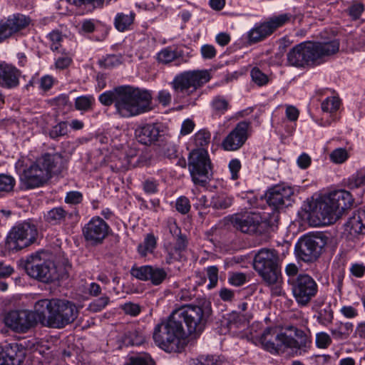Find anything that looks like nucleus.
Segmentation results:
<instances>
[{"label":"nucleus","mask_w":365,"mask_h":365,"mask_svg":"<svg viewBox=\"0 0 365 365\" xmlns=\"http://www.w3.org/2000/svg\"><path fill=\"white\" fill-rule=\"evenodd\" d=\"M98 100L106 106L114 103L115 113L125 118L140 115L153 109L151 93L130 86L107 91L99 96Z\"/></svg>","instance_id":"f257e3e1"},{"label":"nucleus","mask_w":365,"mask_h":365,"mask_svg":"<svg viewBox=\"0 0 365 365\" xmlns=\"http://www.w3.org/2000/svg\"><path fill=\"white\" fill-rule=\"evenodd\" d=\"M262 348L271 354H279L292 350L296 355H303L312 346L311 338L302 329L294 326L285 327L284 332L276 328L265 329L259 338Z\"/></svg>","instance_id":"f03ea898"},{"label":"nucleus","mask_w":365,"mask_h":365,"mask_svg":"<svg viewBox=\"0 0 365 365\" xmlns=\"http://www.w3.org/2000/svg\"><path fill=\"white\" fill-rule=\"evenodd\" d=\"M21 264L29 277L44 283L60 280L67 275L66 264L55 262L53 255L43 250L27 255Z\"/></svg>","instance_id":"7ed1b4c3"},{"label":"nucleus","mask_w":365,"mask_h":365,"mask_svg":"<svg viewBox=\"0 0 365 365\" xmlns=\"http://www.w3.org/2000/svg\"><path fill=\"white\" fill-rule=\"evenodd\" d=\"M253 266L272 295L280 296L284 293L280 260L275 250L261 249L255 256Z\"/></svg>","instance_id":"20e7f679"},{"label":"nucleus","mask_w":365,"mask_h":365,"mask_svg":"<svg viewBox=\"0 0 365 365\" xmlns=\"http://www.w3.org/2000/svg\"><path fill=\"white\" fill-rule=\"evenodd\" d=\"M62 158L58 154H44L26 167L20 175L21 183L26 189L42 186L51 178L52 173L58 171Z\"/></svg>","instance_id":"39448f33"},{"label":"nucleus","mask_w":365,"mask_h":365,"mask_svg":"<svg viewBox=\"0 0 365 365\" xmlns=\"http://www.w3.org/2000/svg\"><path fill=\"white\" fill-rule=\"evenodd\" d=\"M185 336L182 324L173 318V312L166 320L155 325L153 338L156 345L166 352H175Z\"/></svg>","instance_id":"423d86ee"},{"label":"nucleus","mask_w":365,"mask_h":365,"mask_svg":"<svg viewBox=\"0 0 365 365\" xmlns=\"http://www.w3.org/2000/svg\"><path fill=\"white\" fill-rule=\"evenodd\" d=\"M173 312L174 319H177L181 324L185 322L190 334L200 332L212 314L211 303L205 299L198 305H182Z\"/></svg>","instance_id":"0eeeda50"},{"label":"nucleus","mask_w":365,"mask_h":365,"mask_svg":"<svg viewBox=\"0 0 365 365\" xmlns=\"http://www.w3.org/2000/svg\"><path fill=\"white\" fill-rule=\"evenodd\" d=\"M294 189L286 184H279L269 188L266 194L267 202L273 211L266 218L269 226H276L279 220V210L292 205Z\"/></svg>","instance_id":"6e6552de"},{"label":"nucleus","mask_w":365,"mask_h":365,"mask_svg":"<svg viewBox=\"0 0 365 365\" xmlns=\"http://www.w3.org/2000/svg\"><path fill=\"white\" fill-rule=\"evenodd\" d=\"M210 80V74L207 71H189L176 75L170 85L177 97L184 98Z\"/></svg>","instance_id":"1a4fd4ad"},{"label":"nucleus","mask_w":365,"mask_h":365,"mask_svg":"<svg viewBox=\"0 0 365 365\" xmlns=\"http://www.w3.org/2000/svg\"><path fill=\"white\" fill-rule=\"evenodd\" d=\"M38 235L36 225L30 221H24L14 226L6 240L8 250L18 252L33 244Z\"/></svg>","instance_id":"9d476101"},{"label":"nucleus","mask_w":365,"mask_h":365,"mask_svg":"<svg viewBox=\"0 0 365 365\" xmlns=\"http://www.w3.org/2000/svg\"><path fill=\"white\" fill-rule=\"evenodd\" d=\"M188 169L195 185L205 187L211 178V163L206 149H194L188 158Z\"/></svg>","instance_id":"9b49d317"},{"label":"nucleus","mask_w":365,"mask_h":365,"mask_svg":"<svg viewBox=\"0 0 365 365\" xmlns=\"http://www.w3.org/2000/svg\"><path fill=\"white\" fill-rule=\"evenodd\" d=\"M53 303L45 327L62 329L73 323L77 318L78 311L73 302L56 299Z\"/></svg>","instance_id":"f8f14e48"},{"label":"nucleus","mask_w":365,"mask_h":365,"mask_svg":"<svg viewBox=\"0 0 365 365\" xmlns=\"http://www.w3.org/2000/svg\"><path fill=\"white\" fill-rule=\"evenodd\" d=\"M327 240L323 234L304 235L295 245L296 257L307 263L314 262L322 254Z\"/></svg>","instance_id":"ddd939ff"},{"label":"nucleus","mask_w":365,"mask_h":365,"mask_svg":"<svg viewBox=\"0 0 365 365\" xmlns=\"http://www.w3.org/2000/svg\"><path fill=\"white\" fill-rule=\"evenodd\" d=\"M292 292L300 306H307L318 292V284L308 274H299L295 278L289 279Z\"/></svg>","instance_id":"4468645a"},{"label":"nucleus","mask_w":365,"mask_h":365,"mask_svg":"<svg viewBox=\"0 0 365 365\" xmlns=\"http://www.w3.org/2000/svg\"><path fill=\"white\" fill-rule=\"evenodd\" d=\"M4 323L16 333H26L37 324V318L32 311L12 310L6 314Z\"/></svg>","instance_id":"2eb2a0df"},{"label":"nucleus","mask_w":365,"mask_h":365,"mask_svg":"<svg viewBox=\"0 0 365 365\" xmlns=\"http://www.w3.org/2000/svg\"><path fill=\"white\" fill-rule=\"evenodd\" d=\"M312 48V41H304L296 45L287 54V63L297 68L316 64Z\"/></svg>","instance_id":"dca6fc26"},{"label":"nucleus","mask_w":365,"mask_h":365,"mask_svg":"<svg viewBox=\"0 0 365 365\" xmlns=\"http://www.w3.org/2000/svg\"><path fill=\"white\" fill-rule=\"evenodd\" d=\"M109 225L100 217L91 218L83 228L85 240L91 245L103 243L108 235Z\"/></svg>","instance_id":"f3484780"},{"label":"nucleus","mask_w":365,"mask_h":365,"mask_svg":"<svg viewBox=\"0 0 365 365\" xmlns=\"http://www.w3.org/2000/svg\"><path fill=\"white\" fill-rule=\"evenodd\" d=\"M31 23V19L22 14H14L0 20V43L15 34L26 29Z\"/></svg>","instance_id":"a211bd4d"},{"label":"nucleus","mask_w":365,"mask_h":365,"mask_svg":"<svg viewBox=\"0 0 365 365\" xmlns=\"http://www.w3.org/2000/svg\"><path fill=\"white\" fill-rule=\"evenodd\" d=\"M310 215L317 218V225L331 224L339 217L329 195L315 202Z\"/></svg>","instance_id":"6ab92c4d"},{"label":"nucleus","mask_w":365,"mask_h":365,"mask_svg":"<svg viewBox=\"0 0 365 365\" xmlns=\"http://www.w3.org/2000/svg\"><path fill=\"white\" fill-rule=\"evenodd\" d=\"M230 222L236 230L250 235L259 231L260 216L254 212L236 213L230 217Z\"/></svg>","instance_id":"aec40b11"},{"label":"nucleus","mask_w":365,"mask_h":365,"mask_svg":"<svg viewBox=\"0 0 365 365\" xmlns=\"http://www.w3.org/2000/svg\"><path fill=\"white\" fill-rule=\"evenodd\" d=\"M250 123L247 121H241L226 136L222 143V147L225 150L235 151L240 148L248 138V129Z\"/></svg>","instance_id":"412c9836"},{"label":"nucleus","mask_w":365,"mask_h":365,"mask_svg":"<svg viewBox=\"0 0 365 365\" xmlns=\"http://www.w3.org/2000/svg\"><path fill=\"white\" fill-rule=\"evenodd\" d=\"M163 126L158 123H146L139 125L135 130L136 140L141 144L151 145L162 140L164 135Z\"/></svg>","instance_id":"4be33fe9"},{"label":"nucleus","mask_w":365,"mask_h":365,"mask_svg":"<svg viewBox=\"0 0 365 365\" xmlns=\"http://www.w3.org/2000/svg\"><path fill=\"white\" fill-rule=\"evenodd\" d=\"M22 72L14 65L0 61V87L7 90L16 89L21 83Z\"/></svg>","instance_id":"5701e85b"},{"label":"nucleus","mask_w":365,"mask_h":365,"mask_svg":"<svg viewBox=\"0 0 365 365\" xmlns=\"http://www.w3.org/2000/svg\"><path fill=\"white\" fill-rule=\"evenodd\" d=\"M312 48L316 64L324 61V58L336 53L339 50V41L336 38L322 41H312Z\"/></svg>","instance_id":"b1692460"},{"label":"nucleus","mask_w":365,"mask_h":365,"mask_svg":"<svg viewBox=\"0 0 365 365\" xmlns=\"http://www.w3.org/2000/svg\"><path fill=\"white\" fill-rule=\"evenodd\" d=\"M78 217V212H68L63 207H53L44 214V220L51 225H66L72 223Z\"/></svg>","instance_id":"393cba45"},{"label":"nucleus","mask_w":365,"mask_h":365,"mask_svg":"<svg viewBox=\"0 0 365 365\" xmlns=\"http://www.w3.org/2000/svg\"><path fill=\"white\" fill-rule=\"evenodd\" d=\"M345 230L353 237L365 235V209L354 211L345 224Z\"/></svg>","instance_id":"a878e982"},{"label":"nucleus","mask_w":365,"mask_h":365,"mask_svg":"<svg viewBox=\"0 0 365 365\" xmlns=\"http://www.w3.org/2000/svg\"><path fill=\"white\" fill-rule=\"evenodd\" d=\"M329 196L339 215H341L345 210L349 208L354 202V199L350 192L344 190L331 192Z\"/></svg>","instance_id":"bb28decb"},{"label":"nucleus","mask_w":365,"mask_h":365,"mask_svg":"<svg viewBox=\"0 0 365 365\" xmlns=\"http://www.w3.org/2000/svg\"><path fill=\"white\" fill-rule=\"evenodd\" d=\"M173 239L175 241V245H169L166 247L168 255L166 259L168 264L180 260L182 257V252L185 250L187 246V241L185 235H180Z\"/></svg>","instance_id":"cd10ccee"},{"label":"nucleus","mask_w":365,"mask_h":365,"mask_svg":"<svg viewBox=\"0 0 365 365\" xmlns=\"http://www.w3.org/2000/svg\"><path fill=\"white\" fill-rule=\"evenodd\" d=\"M19 346L17 344H6L0 346V365H16Z\"/></svg>","instance_id":"c85d7f7f"},{"label":"nucleus","mask_w":365,"mask_h":365,"mask_svg":"<svg viewBox=\"0 0 365 365\" xmlns=\"http://www.w3.org/2000/svg\"><path fill=\"white\" fill-rule=\"evenodd\" d=\"M354 331V324L349 322L337 321L330 329L331 336L336 341H344L349 338Z\"/></svg>","instance_id":"c756f323"},{"label":"nucleus","mask_w":365,"mask_h":365,"mask_svg":"<svg viewBox=\"0 0 365 365\" xmlns=\"http://www.w3.org/2000/svg\"><path fill=\"white\" fill-rule=\"evenodd\" d=\"M54 299H42L35 302L33 312L36 314L37 322H39L45 326V322L48 318L49 312L53 305Z\"/></svg>","instance_id":"7c9ffc66"},{"label":"nucleus","mask_w":365,"mask_h":365,"mask_svg":"<svg viewBox=\"0 0 365 365\" xmlns=\"http://www.w3.org/2000/svg\"><path fill=\"white\" fill-rule=\"evenodd\" d=\"M272 35L264 21L257 23L247 32V41L250 43H256Z\"/></svg>","instance_id":"2f4dec72"},{"label":"nucleus","mask_w":365,"mask_h":365,"mask_svg":"<svg viewBox=\"0 0 365 365\" xmlns=\"http://www.w3.org/2000/svg\"><path fill=\"white\" fill-rule=\"evenodd\" d=\"M135 18V14L133 11L119 12L115 16L114 26L120 32L130 30Z\"/></svg>","instance_id":"473e14b6"},{"label":"nucleus","mask_w":365,"mask_h":365,"mask_svg":"<svg viewBox=\"0 0 365 365\" xmlns=\"http://www.w3.org/2000/svg\"><path fill=\"white\" fill-rule=\"evenodd\" d=\"M293 15L290 13H282L278 15H274L267 18L264 22L270 32L272 34L277 29L283 26L291 20H294Z\"/></svg>","instance_id":"72a5a7b5"},{"label":"nucleus","mask_w":365,"mask_h":365,"mask_svg":"<svg viewBox=\"0 0 365 365\" xmlns=\"http://www.w3.org/2000/svg\"><path fill=\"white\" fill-rule=\"evenodd\" d=\"M157 240L153 234L146 235L142 243L139 244L137 248L138 254L141 257H146L148 254L153 252L156 247Z\"/></svg>","instance_id":"f704fd0d"},{"label":"nucleus","mask_w":365,"mask_h":365,"mask_svg":"<svg viewBox=\"0 0 365 365\" xmlns=\"http://www.w3.org/2000/svg\"><path fill=\"white\" fill-rule=\"evenodd\" d=\"M15 185L16 180L12 175L0 174V197H4L12 192Z\"/></svg>","instance_id":"c9c22d12"},{"label":"nucleus","mask_w":365,"mask_h":365,"mask_svg":"<svg viewBox=\"0 0 365 365\" xmlns=\"http://www.w3.org/2000/svg\"><path fill=\"white\" fill-rule=\"evenodd\" d=\"M230 107L229 101L222 96H215L211 101L212 114L221 116Z\"/></svg>","instance_id":"e433bc0d"},{"label":"nucleus","mask_w":365,"mask_h":365,"mask_svg":"<svg viewBox=\"0 0 365 365\" xmlns=\"http://www.w3.org/2000/svg\"><path fill=\"white\" fill-rule=\"evenodd\" d=\"M182 56L181 52L176 49H172L171 47L163 48L157 54V60L159 63L167 64Z\"/></svg>","instance_id":"4c0bfd02"},{"label":"nucleus","mask_w":365,"mask_h":365,"mask_svg":"<svg viewBox=\"0 0 365 365\" xmlns=\"http://www.w3.org/2000/svg\"><path fill=\"white\" fill-rule=\"evenodd\" d=\"M233 197L225 194L215 195L210 201V206L216 210L227 209L232 205Z\"/></svg>","instance_id":"58836bf2"},{"label":"nucleus","mask_w":365,"mask_h":365,"mask_svg":"<svg viewBox=\"0 0 365 365\" xmlns=\"http://www.w3.org/2000/svg\"><path fill=\"white\" fill-rule=\"evenodd\" d=\"M334 319V311L331 305L328 304L323 309L318 311L317 321L322 326L327 327L331 324Z\"/></svg>","instance_id":"ea45409f"},{"label":"nucleus","mask_w":365,"mask_h":365,"mask_svg":"<svg viewBox=\"0 0 365 365\" xmlns=\"http://www.w3.org/2000/svg\"><path fill=\"white\" fill-rule=\"evenodd\" d=\"M211 133L207 129H201L193 136L195 145L197 149H205L210 143Z\"/></svg>","instance_id":"a19ab883"},{"label":"nucleus","mask_w":365,"mask_h":365,"mask_svg":"<svg viewBox=\"0 0 365 365\" xmlns=\"http://www.w3.org/2000/svg\"><path fill=\"white\" fill-rule=\"evenodd\" d=\"M150 276H148V281L153 285L160 284L166 278L167 272L163 268L151 266Z\"/></svg>","instance_id":"79ce46f5"},{"label":"nucleus","mask_w":365,"mask_h":365,"mask_svg":"<svg viewBox=\"0 0 365 365\" xmlns=\"http://www.w3.org/2000/svg\"><path fill=\"white\" fill-rule=\"evenodd\" d=\"M365 185V172L361 170L353 174L347 180L346 185L349 189H356Z\"/></svg>","instance_id":"37998d69"},{"label":"nucleus","mask_w":365,"mask_h":365,"mask_svg":"<svg viewBox=\"0 0 365 365\" xmlns=\"http://www.w3.org/2000/svg\"><path fill=\"white\" fill-rule=\"evenodd\" d=\"M151 265H143L140 267H133L130 269V274L141 281H148V276Z\"/></svg>","instance_id":"c03bdc74"},{"label":"nucleus","mask_w":365,"mask_h":365,"mask_svg":"<svg viewBox=\"0 0 365 365\" xmlns=\"http://www.w3.org/2000/svg\"><path fill=\"white\" fill-rule=\"evenodd\" d=\"M340 106V101L337 97L331 96L324 99L321 105L323 112L332 113L336 111Z\"/></svg>","instance_id":"a18cd8bd"},{"label":"nucleus","mask_w":365,"mask_h":365,"mask_svg":"<svg viewBox=\"0 0 365 365\" xmlns=\"http://www.w3.org/2000/svg\"><path fill=\"white\" fill-rule=\"evenodd\" d=\"M110 298L103 295L92 301L88 307V309L92 312H98L104 309L110 303Z\"/></svg>","instance_id":"49530a36"},{"label":"nucleus","mask_w":365,"mask_h":365,"mask_svg":"<svg viewBox=\"0 0 365 365\" xmlns=\"http://www.w3.org/2000/svg\"><path fill=\"white\" fill-rule=\"evenodd\" d=\"M197 361V365H229V363L220 356H202Z\"/></svg>","instance_id":"de8ad7c7"},{"label":"nucleus","mask_w":365,"mask_h":365,"mask_svg":"<svg viewBox=\"0 0 365 365\" xmlns=\"http://www.w3.org/2000/svg\"><path fill=\"white\" fill-rule=\"evenodd\" d=\"M252 81L258 86H263L268 83L269 78L259 68L254 67L250 71Z\"/></svg>","instance_id":"09e8293b"},{"label":"nucleus","mask_w":365,"mask_h":365,"mask_svg":"<svg viewBox=\"0 0 365 365\" xmlns=\"http://www.w3.org/2000/svg\"><path fill=\"white\" fill-rule=\"evenodd\" d=\"M349 153L345 148H339L334 149L329 155L331 162L336 164H341L349 158Z\"/></svg>","instance_id":"8fccbe9b"},{"label":"nucleus","mask_w":365,"mask_h":365,"mask_svg":"<svg viewBox=\"0 0 365 365\" xmlns=\"http://www.w3.org/2000/svg\"><path fill=\"white\" fill-rule=\"evenodd\" d=\"M93 101V97L91 96H82L76 98L75 107L78 110L86 111L91 108Z\"/></svg>","instance_id":"3c124183"},{"label":"nucleus","mask_w":365,"mask_h":365,"mask_svg":"<svg viewBox=\"0 0 365 365\" xmlns=\"http://www.w3.org/2000/svg\"><path fill=\"white\" fill-rule=\"evenodd\" d=\"M68 133V125L65 121H61L53 126L49 130V136L53 139L64 136Z\"/></svg>","instance_id":"603ef678"},{"label":"nucleus","mask_w":365,"mask_h":365,"mask_svg":"<svg viewBox=\"0 0 365 365\" xmlns=\"http://www.w3.org/2000/svg\"><path fill=\"white\" fill-rule=\"evenodd\" d=\"M192 193L193 195L192 199L193 201H195L193 206L197 210H202L209 205L207 197L204 195H200L197 190H192Z\"/></svg>","instance_id":"864d4df0"},{"label":"nucleus","mask_w":365,"mask_h":365,"mask_svg":"<svg viewBox=\"0 0 365 365\" xmlns=\"http://www.w3.org/2000/svg\"><path fill=\"white\" fill-rule=\"evenodd\" d=\"M206 274L209 279L208 289L215 287L218 282V268L216 266H210L206 269Z\"/></svg>","instance_id":"5fc2aeb1"},{"label":"nucleus","mask_w":365,"mask_h":365,"mask_svg":"<svg viewBox=\"0 0 365 365\" xmlns=\"http://www.w3.org/2000/svg\"><path fill=\"white\" fill-rule=\"evenodd\" d=\"M190 207V202L187 197L180 196L176 200L175 208L182 215L188 213Z\"/></svg>","instance_id":"6e6d98bb"},{"label":"nucleus","mask_w":365,"mask_h":365,"mask_svg":"<svg viewBox=\"0 0 365 365\" xmlns=\"http://www.w3.org/2000/svg\"><path fill=\"white\" fill-rule=\"evenodd\" d=\"M331 337L326 332L322 331L316 334V345L320 349H327L331 344Z\"/></svg>","instance_id":"4d7b16f0"},{"label":"nucleus","mask_w":365,"mask_h":365,"mask_svg":"<svg viewBox=\"0 0 365 365\" xmlns=\"http://www.w3.org/2000/svg\"><path fill=\"white\" fill-rule=\"evenodd\" d=\"M128 343L133 346H139L145 341L143 334L136 330L129 331L126 335Z\"/></svg>","instance_id":"13d9d810"},{"label":"nucleus","mask_w":365,"mask_h":365,"mask_svg":"<svg viewBox=\"0 0 365 365\" xmlns=\"http://www.w3.org/2000/svg\"><path fill=\"white\" fill-rule=\"evenodd\" d=\"M128 365H153V361L148 355L131 356Z\"/></svg>","instance_id":"bf43d9fd"},{"label":"nucleus","mask_w":365,"mask_h":365,"mask_svg":"<svg viewBox=\"0 0 365 365\" xmlns=\"http://www.w3.org/2000/svg\"><path fill=\"white\" fill-rule=\"evenodd\" d=\"M228 282L230 284L235 287L242 286L246 282V275L240 272L230 273Z\"/></svg>","instance_id":"052dcab7"},{"label":"nucleus","mask_w":365,"mask_h":365,"mask_svg":"<svg viewBox=\"0 0 365 365\" xmlns=\"http://www.w3.org/2000/svg\"><path fill=\"white\" fill-rule=\"evenodd\" d=\"M83 200V195L79 191H70L66 193L65 202L71 205H78Z\"/></svg>","instance_id":"680f3d73"},{"label":"nucleus","mask_w":365,"mask_h":365,"mask_svg":"<svg viewBox=\"0 0 365 365\" xmlns=\"http://www.w3.org/2000/svg\"><path fill=\"white\" fill-rule=\"evenodd\" d=\"M158 182L154 178H148L143 183V190L147 194H154L158 192Z\"/></svg>","instance_id":"e2e57ef3"},{"label":"nucleus","mask_w":365,"mask_h":365,"mask_svg":"<svg viewBox=\"0 0 365 365\" xmlns=\"http://www.w3.org/2000/svg\"><path fill=\"white\" fill-rule=\"evenodd\" d=\"M229 170L231 173V179L235 180L239 178V173L241 169V163L240 160L232 159L228 164Z\"/></svg>","instance_id":"0e129e2a"},{"label":"nucleus","mask_w":365,"mask_h":365,"mask_svg":"<svg viewBox=\"0 0 365 365\" xmlns=\"http://www.w3.org/2000/svg\"><path fill=\"white\" fill-rule=\"evenodd\" d=\"M48 38L51 43V49L52 51H58L61 46V41H62V35L60 32L53 31L48 34Z\"/></svg>","instance_id":"69168bd1"},{"label":"nucleus","mask_w":365,"mask_h":365,"mask_svg":"<svg viewBox=\"0 0 365 365\" xmlns=\"http://www.w3.org/2000/svg\"><path fill=\"white\" fill-rule=\"evenodd\" d=\"M200 53L204 59H212L215 57L217 51L214 46L205 44L201 46Z\"/></svg>","instance_id":"338daca9"},{"label":"nucleus","mask_w":365,"mask_h":365,"mask_svg":"<svg viewBox=\"0 0 365 365\" xmlns=\"http://www.w3.org/2000/svg\"><path fill=\"white\" fill-rule=\"evenodd\" d=\"M242 322L240 315L237 312L230 314L227 318V326L230 329L240 327Z\"/></svg>","instance_id":"774afa93"}]
</instances>
